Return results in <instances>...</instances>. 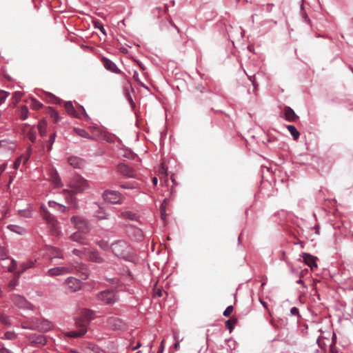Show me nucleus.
Segmentation results:
<instances>
[{"instance_id":"0eeeda50","label":"nucleus","mask_w":353,"mask_h":353,"mask_svg":"<svg viewBox=\"0 0 353 353\" xmlns=\"http://www.w3.org/2000/svg\"><path fill=\"white\" fill-rule=\"evenodd\" d=\"M85 256L88 261L102 263L105 261L104 258L96 250L90 248H85Z\"/></svg>"},{"instance_id":"5701e85b","label":"nucleus","mask_w":353,"mask_h":353,"mask_svg":"<svg viewBox=\"0 0 353 353\" xmlns=\"http://www.w3.org/2000/svg\"><path fill=\"white\" fill-rule=\"evenodd\" d=\"M303 259L304 262L311 268L312 270L314 267H316V257L313 256L312 255L307 253L303 254Z\"/></svg>"},{"instance_id":"e433bc0d","label":"nucleus","mask_w":353,"mask_h":353,"mask_svg":"<svg viewBox=\"0 0 353 353\" xmlns=\"http://www.w3.org/2000/svg\"><path fill=\"white\" fill-rule=\"evenodd\" d=\"M287 128H288L289 132L290 133V134L292 136L293 139L296 141L300 137V133L297 130L296 127L292 125H287Z\"/></svg>"},{"instance_id":"052dcab7","label":"nucleus","mask_w":353,"mask_h":353,"mask_svg":"<svg viewBox=\"0 0 353 353\" xmlns=\"http://www.w3.org/2000/svg\"><path fill=\"white\" fill-rule=\"evenodd\" d=\"M6 258H7L6 250L4 248L0 247V259H4Z\"/></svg>"},{"instance_id":"8fccbe9b","label":"nucleus","mask_w":353,"mask_h":353,"mask_svg":"<svg viewBox=\"0 0 353 353\" xmlns=\"http://www.w3.org/2000/svg\"><path fill=\"white\" fill-rule=\"evenodd\" d=\"M263 6V10L267 12H271L274 8L275 7L274 3H266L262 6Z\"/></svg>"},{"instance_id":"c9c22d12","label":"nucleus","mask_w":353,"mask_h":353,"mask_svg":"<svg viewBox=\"0 0 353 353\" xmlns=\"http://www.w3.org/2000/svg\"><path fill=\"white\" fill-rule=\"evenodd\" d=\"M35 261H29L26 263H23L21 265V270H19L17 274V276H19L21 274H22L25 270H26L28 268H32L34 266Z\"/></svg>"},{"instance_id":"58836bf2","label":"nucleus","mask_w":353,"mask_h":353,"mask_svg":"<svg viewBox=\"0 0 353 353\" xmlns=\"http://www.w3.org/2000/svg\"><path fill=\"white\" fill-rule=\"evenodd\" d=\"M95 216L99 220L108 219V215L101 208H99V209L95 212Z\"/></svg>"},{"instance_id":"13d9d810","label":"nucleus","mask_w":353,"mask_h":353,"mask_svg":"<svg viewBox=\"0 0 353 353\" xmlns=\"http://www.w3.org/2000/svg\"><path fill=\"white\" fill-rule=\"evenodd\" d=\"M21 163H22L21 160L20 159L19 157H17L15 159L14 162L13 168L14 170H17L19 168V166L21 165Z\"/></svg>"},{"instance_id":"1a4fd4ad","label":"nucleus","mask_w":353,"mask_h":353,"mask_svg":"<svg viewBox=\"0 0 353 353\" xmlns=\"http://www.w3.org/2000/svg\"><path fill=\"white\" fill-rule=\"evenodd\" d=\"M12 301L14 304L19 308L24 310H33V305L23 296L19 294H13L12 296Z\"/></svg>"},{"instance_id":"72a5a7b5","label":"nucleus","mask_w":353,"mask_h":353,"mask_svg":"<svg viewBox=\"0 0 353 353\" xmlns=\"http://www.w3.org/2000/svg\"><path fill=\"white\" fill-rule=\"evenodd\" d=\"M28 108L26 105H21L19 108V116L21 120H26L28 117Z\"/></svg>"},{"instance_id":"f3484780","label":"nucleus","mask_w":353,"mask_h":353,"mask_svg":"<svg viewBox=\"0 0 353 353\" xmlns=\"http://www.w3.org/2000/svg\"><path fill=\"white\" fill-rule=\"evenodd\" d=\"M283 113L285 119L289 122H294L299 119L294 111L289 106L284 108Z\"/></svg>"},{"instance_id":"a19ab883","label":"nucleus","mask_w":353,"mask_h":353,"mask_svg":"<svg viewBox=\"0 0 353 353\" xmlns=\"http://www.w3.org/2000/svg\"><path fill=\"white\" fill-rule=\"evenodd\" d=\"M46 126H47V124L45 121H39V125H38V129H39V134L41 137H44L46 135V133H47Z\"/></svg>"},{"instance_id":"774afa93","label":"nucleus","mask_w":353,"mask_h":353,"mask_svg":"<svg viewBox=\"0 0 353 353\" xmlns=\"http://www.w3.org/2000/svg\"><path fill=\"white\" fill-rule=\"evenodd\" d=\"M0 353H11V352L6 348H0Z\"/></svg>"},{"instance_id":"4468645a","label":"nucleus","mask_w":353,"mask_h":353,"mask_svg":"<svg viewBox=\"0 0 353 353\" xmlns=\"http://www.w3.org/2000/svg\"><path fill=\"white\" fill-rule=\"evenodd\" d=\"M46 250L48 252L47 255L48 256L50 261H52L55 258H63L62 251L57 248L47 245Z\"/></svg>"},{"instance_id":"2f4dec72","label":"nucleus","mask_w":353,"mask_h":353,"mask_svg":"<svg viewBox=\"0 0 353 353\" xmlns=\"http://www.w3.org/2000/svg\"><path fill=\"white\" fill-rule=\"evenodd\" d=\"M168 205V201L167 199H165L161 205L160 208V212H161V217L163 221H165L167 218V206Z\"/></svg>"},{"instance_id":"603ef678","label":"nucleus","mask_w":353,"mask_h":353,"mask_svg":"<svg viewBox=\"0 0 353 353\" xmlns=\"http://www.w3.org/2000/svg\"><path fill=\"white\" fill-rule=\"evenodd\" d=\"M277 141V139L274 137H269L268 136L265 140L263 141V143L265 145L270 143H274Z\"/></svg>"},{"instance_id":"69168bd1","label":"nucleus","mask_w":353,"mask_h":353,"mask_svg":"<svg viewBox=\"0 0 353 353\" xmlns=\"http://www.w3.org/2000/svg\"><path fill=\"white\" fill-rule=\"evenodd\" d=\"M59 203L54 201H48V205L50 208H57Z\"/></svg>"},{"instance_id":"c756f323","label":"nucleus","mask_w":353,"mask_h":353,"mask_svg":"<svg viewBox=\"0 0 353 353\" xmlns=\"http://www.w3.org/2000/svg\"><path fill=\"white\" fill-rule=\"evenodd\" d=\"M31 154H32V146L30 145L27 148L26 152L19 157L20 158V159L21 160L23 165H26V163L28 162V161L30 158Z\"/></svg>"},{"instance_id":"49530a36","label":"nucleus","mask_w":353,"mask_h":353,"mask_svg":"<svg viewBox=\"0 0 353 353\" xmlns=\"http://www.w3.org/2000/svg\"><path fill=\"white\" fill-rule=\"evenodd\" d=\"M22 93L21 92H14L12 96V101L15 105L17 104L21 99Z\"/></svg>"},{"instance_id":"ddd939ff","label":"nucleus","mask_w":353,"mask_h":353,"mask_svg":"<svg viewBox=\"0 0 353 353\" xmlns=\"http://www.w3.org/2000/svg\"><path fill=\"white\" fill-rule=\"evenodd\" d=\"M65 285L71 292H76L81 288V283L80 281L72 276L66 279Z\"/></svg>"},{"instance_id":"9b49d317","label":"nucleus","mask_w":353,"mask_h":353,"mask_svg":"<svg viewBox=\"0 0 353 353\" xmlns=\"http://www.w3.org/2000/svg\"><path fill=\"white\" fill-rule=\"evenodd\" d=\"M98 298L106 304H112L117 300L115 293L112 290H105L98 294Z\"/></svg>"},{"instance_id":"37998d69","label":"nucleus","mask_w":353,"mask_h":353,"mask_svg":"<svg viewBox=\"0 0 353 353\" xmlns=\"http://www.w3.org/2000/svg\"><path fill=\"white\" fill-rule=\"evenodd\" d=\"M237 319L236 318L232 317L229 320L225 322V326L229 330L230 332H231L234 327V325L236 323Z\"/></svg>"},{"instance_id":"a18cd8bd","label":"nucleus","mask_w":353,"mask_h":353,"mask_svg":"<svg viewBox=\"0 0 353 353\" xmlns=\"http://www.w3.org/2000/svg\"><path fill=\"white\" fill-rule=\"evenodd\" d=\"M57 137V134L55 132L54 133H52L50 135V137H49V139L48 141V145H47V150L48 151H50L52 148V145L55 141V138Z\"/></svg>"},{"instance_id":"c03bdc74","label":"nucleus","mask_w":353,"mask_h":353,"mask_svg":"<svg viewBox=\"0 0 353 353\" xmlns=\"http://www.w3.org/2000/svg\"><path fill=\"white\" fill-rule=\"evenodd\" d=\"M0 322L1 324L4 325L5 326H7V327L11 325L10 317L3 314H0Z\"/></svg>"},{"instance_id":"de8ad7c7","label":"nucleus","mask_w":353,"mask_h":353,"mask_svg":"<svg viewBox=\"0 0 353 353\" xmlns=\"http://www.w3.org/2000/svg\"><path fill=\"white\" fill-rule=\"evenodd\" d=\"M10 95L8 92L0 90V105L5 103L6 99Z\"/></svg>"},{"instance_id":"412c9836","label":"nucleus","mask_w":353,"mask_h":353,"mask_svg":"<svg viewBox=\"0 0 353 353\" xmlns=\"http://www.w3.org/2000/svg\"><path fill=\"white\" fill-rule=\"evenodd\" d=\"M30 343L35 345H44L46 343V337L43 335L32 334L28 337Z\"/></svg>"},{"instance_id":"6e6552de","label":"nucleus","mask_w":353,"mask_h":353,"mask_svg":"<svg viewBox=\"0 0 353 353\" xmlns=\"http://www.w3.org/2000/svg\"><path fill=\"white\" fill-rule=\"evenodd\" d=\"M71 273H73V268L71 265L61 266L49 269L47 272V275L54 277Z\"/></svg>"},{"instance_id":"39448f33","label":"nucleus","mask_w":353,"mask_h":353,"mask_svg":"<svg viewBox=\"0 0 353 353\" xmlns=\"http://www.w3.org/2000/svg\"><path fill=\"white\" fill-rule=\"evenodd\" d=\"M104 201L112 204H121L124 196L118 191L106 190L103 193Z\"/></svg>"},{"instance_id":"4c0bfd02","label":"nucleus","mask_w":353,"mask_h":353,"mask_svg":"<svg viewBox=\"0 0 353 353\" xmlns=\"http://www.w3.org/2000/svg\"><path fill=\"white\" fill-rule=\"evenodd\" d=\"M30 106L32 110H38L43 107V104L35 98H31L30 101Z\"/></svg>"},{"instance_id":"bf43d9fd","label":"nucleus","mask_w":353,"mask_h":353,"mask_svg":"<svg viewBox=\"0 0 353 353\" xmlns=\"http://www.w3.org/2000/svg\"><path fill=\"white\" fill-rule=\"evenodd\" d=\"M17 267V262L14 260H12L10 265L8 266V271L13 272L14 271Z\"/></svg>"},{"instance_id":"f704fd0d","label":"nucleus","mask_w":353,"mask_h":353,"mask_svg":"<svg viewBox=\"0 0 353 353\" xmlns=\"http://www.w3.org/2000/svg\"><path fill=\"white\" fill-rule=\"evenodd\" d=\"M74 133L81 137L86 138L88 139H93L92 137L84 129L81 128H74Z\"/></svg>"},{"instance_id":"ea45409f","label":"nucleus","mask_w":353,"mask_h":353,"mask_svg":"<svg viewBox=\"0 0 353 353\" xmlns=\"http://www.w3.org/2000/svg\"><path fill=\"white\" fill-rule=\"evenodd\" d=\"M48 102L52 104H61V99L54 96V94L49 93L46 95Z\"/></svg>"},{"instance_id":"2eb2a0df","label":"nucleus","mask_w":353,"mask_h":353,"mask_svg":"<svg viewBox=\"0 0 353 353\" xmlns=\"http://www.w3.org/2000/svg\"><path fill=\"white\" fill-rule=\"evenodd\" d=\"M63 194L65 195V201L68 204L72 205L74 208L77 207V199L74 196L76 193L74 191L71 190L64 189L63 190Z\"/></svg>"},{"instance_id":"423d86ee","label":"nucleus","mask_w":353,"mask_h":353,"mask_svg":"<svg viewBox=\"0 0 353 353\" xmlns=\"http://www.w3.org/2000/svg\"><path fill=\"white\" fill-rule=\"evenodd\" d=\"M100 60H101V62L102 63L103 67L107 70H108L110 72L114 73V74H121V75H122V77L124 79H126L125 74L123 72H122L117 66L115 63L113 62L112 60H110V59H108V58H107L105 57H102Z\"/></svg>"},{"instance_id":"7c9ffc66","label":"nucleus","mask_w":353,"mask_h":353,"mask_svg":"<svg viewBox=\"0 0 353 353\" xmlns=\"http://www.w3.org/2000/svg\"><path fill=\"white\" fill-rule=\"evenodd\" d=\"M40 214L45 221H53V217L44 205L41 206Z\"/></svg>"},{"instance_id":"dca6fc26","label":"nucleus","mask_w":353,"mask_h":353,"mask_svg":"<svg viewBox=\"0 0 353 353\" xmlns=\"http://www.w3.org/2000/svg\"><path fill=\"white\" fill-rule=\"evenodd\" d=\"M52 327V323L46 319H37L36 321L35 330L41 332H47Z\"/></svg>"},{"instance_id":"f03ea898","label":"nucleus","mask_w":353,"mask_h":353,"mask_svg":"<svg viewBox=\"0 0 353 353\" xmlns=\"http://www.w3.org/2000/svg\"><path fill=\"white\" fill-rule=\"evenodd\" d=\"M92 316L93 312L92 311H83L81 316L76 320V325L79 330L70 331L68 332L67 336L69 337L77 338L85 334L87 332L86 327L92 320Z\"/></svg>"},{"instance_id":"4be33fe9","label":"nucleus","mask_w":353,"mask_h":353,"mask_svg":"<svg viewBox=\"0 0 353 353\" xmlns=\"http://www.w3.org/2000/svg\"><path fill=\"white\" fill-rule=\"evenodd\" d=\"M74 223H75L74 228H76V230L82 234H86L90 230V227L88 224V222H74Z\"/></svg>"},{"instance_id":"cd10ccee","label":"nucleus","mask_w":353,"mask_h":353,"mask_svg":"<svg viewBox=\"0 0 353 353\" xmlns=\"http://www.w3.org/2000/svg\"><path fill=\"white\" fill-rule=\"evenodd\" d=\"M47 113L53 120L54 123H58L60 121L61 117L59 116V114L53 108L48 107L47 109Z\"/></svg>"},{"instance_id":"79ce46f5","label":"nucleus","mask_w":353,"mask_h":353,"mask_svg":"<svg viewBox=\"0 0 353 353\" xmlns=\"http://www.w3.org/2000/svg\"><path fill=\"white\" fill-rule=\"evenodd\" d=\"M36 321H24L21 322V327L23 329L35 330Z\"/></svg>"},{"instance_id":"5fc2aeb1","label":"nucleus","mask_w":353,"mask_h":353,"mask_svg":"<svg viewBox=\"0 0 353 353\" xmlns=\"http://www.w3.org/2000/svg\"><path fill=\"white\" fill-rule=\"evenodd\" d=\"M72 253H73V254H74L77 256L82 257L83 255L85 256V248L83 249V250L74 249L72 250Z\"/></svg>"},{"instance_id":"c85d7f7f","label":"nucleus","mask_w":353,"mask_h":353,"mask_svg":"<svg viewBox=\"0 0 353 353\" xmlns=\"http://www.w3.org/2000/svg\"><path fill=\"white\" fill-rule=\"evenodd\" d=\"M26 137L32 143H34L36 141L37 132L34 127H31L26 131Z\"/></svg>"},{"instance_id":"f8f14e48","label":"nucleus","mask_w":353,"mask_h":353,"mask_svg":"<svg viewBox=\"0 0 353 353\" xmlns=\"http://www.w3.org/2000/svg\"><path fill=\"white\" fill-rule=\"evenodd\" d=\"M71 267L73 268V272H77L79 274V276L81 279L85 280L88 278L89 272L88 267L85 264L82 263H78L76 264L71 265Z\"/></svg>"},{"instance_id":"338daca9","label":"nucleus","mask_w":353,"mask_h":353,"mask_svg":"<svg viewBox=\"0 0 353 353\" xmlns=\"http://www.w3.org/2000/svg\"><path fill=\"white\" fill-rule=\"evenodd\" d=\"M290 312L292 315H299V310L296 307H293L291 309Z\"/></svg>"},{"instance_id":"7ed1b4c3","label":"nucleus","mask_w":353,"mask_h":353,"mask_svg":"<svg viewBox=\"0 0 353 353\" xmlns=\"http://www.w3.org/2000/svg\"><path fill=\"white\" fill-rule=\"evenodd\" d=\"M64 108L68 114L71 117L80 119H85V120L90 119L82 105H77L74 107L72 101H66L64 103Z\"/></svg>"},{"instance_id":"09e8293b","label":"nucleus","mask_w":353,"mask_h":353,"mask_svg":"<svg viewBox=\"0 0 353 353\" xmlns=\"http://www.w3.org/2000/svg\"><path fill=\"white\" fill-rule=\"evenodd\" d=\"M133 79L141 87L147 88L145 84L141 81L139 73L134 70L133 72Z\"/></svg>"},{"instance_id":"6e6d98bb","label":"nucleus","mask_w":353,"mask_h":353,"mask_svg":"<svg viewBox=\"0 0 353 353\" xmlns=\"http://www.w3.org/2000/svg\"><path fill=\"white\" fill-rule=\"evenodd\" d=\"M233 310H234L233 306L230 305V306L227 307V308L223 312V315L225 316H229L232 313Z\"/></svg>"},{"instance_id":"680f3d73","label":"nucleus","mask_w":353,"mask_h":353,"mask_svg":"<svg viewBox=\"0 0 353 353\" xmlns=\"http://www.w3.org/2000/svg\"><path fill=\"white\" fill-rule=\"evenodd\" d=\"M249 80L252 82L253 86L254 88H256L258 86V84L256 83V77L255 75L248 76Z\"/></svg>"},{"instance_id":"a878e982","label":"nucleus","mask_w":353,"mask_h":353,"mask_svg":"<svg viewBox=\"0 0 353 353\" xmlns=\"http://www.w3.org/2000/svg\"><path fill=\"white\" fill-rule=\"evenodd\" d=\"M120 218L123 219H128L130 221H137L139 216L137 213L132 211H124L121 213Z\"/></svg>"},{"instance_id":"9d476101","label":"nucleus","mask_w":353,"mask_h":353,"mask_svg":"<svg viewBox=\"0 0 353 353\" xmlns=\"http://www.w3.org/2000/svg\"><path fill=\"white\" fill-rule=\"evenodd\" d=\"M117 171L123 176L128 178H135L137 172L133 168L123 163H120L117 167Z\"/></svg>"},{"instance_id":"e2e57ef3","label":"nucleus","mask_w":353,"mask_h":353,"mask_svg":"<svg viewBox=\"0 0 353 353\" xmlns=\"http://www.w3.org/2000/svg\"><path fill=\"white\" fill-rule=\"evenodd\" d=\"M57 210L61 212H64V213L68 211V208L65 205L59 204V203L57 208Z\"/></svg>"},{"instance_id":"473e14b6","label":"nucleus","mask_w":353,"mask_h":353,"mask_svg":"<svg viewBox=\"0 0 353 353\" xmlns=\"http://www.w3.org/2000/svg\"><path fill=\"white\" fill-rule=\"evenodd\" d=\"M82 234H83L80 232L77 231L70 235V239L73 241H77L81 244H86V243L83 241V236Z\"/></svg>"},{"instance_id":"6ab92c4d","label":"nucleus","mask_w":353,"mask_h":353,"mask_svg":"<svg viewBox=\"0 0 353 353\" xmlns=\"http://www.w3.org/2000/svg\"><path fill=\"white\" fill-rule=\"evenodd\" d=\"M274 218L280 219L281 221L292 220L294 219V214L285 210H281L274 214Z\"/></svg>"},{"instance_id":"3c124183","label":"nucleus","mask_w":353,"mask_h":353,"mask_svg":"<svg viewBox=\"0 0 353 353\" xmlns=\"http://www.w3.org/2000/svg\"><path fill=\"white\" fill-rule=\"evenodd\" d=\"M97 245L103 250H108L110 246L108 242L105 241H99L97 242Z\"/></svg>"},{"instance_id":"bb28decb","label":"nucleus","mask_w":353,"mask_h":353,"mask_svg":"<svg viewBox=\"0 0 353 353\" xmlns=\"http://www.w3.org/2000/svg\"><path fill=\"white\" fill-rule=\"evenodd\" d=\"M0 148L8 149V150L13 151L16 148V143L12 141L3 139L0 141Z\"/></svg>"},{"instance_id":"f257e3e1","label":"nucleus","mask_w":353,"mask_h":353,"mask_svg":"<svg viewBox=\"0 0 353 353\" xmlns=\"http://www.w3.org/2000/svg\"><path fill=\"white\" fill-rule=\"evenodd\" d=\"M112 253L117 257L128 261H134L135 256L132 248L124 241H117L112 243Z\"/></svg>"},{"instance_id":"0e129e2a","label":"nucleus","mask_w":353,"mask_h":353,"mask_svg":"<svg viewBox=\"0 0 353 353\" xmlns=\"http://www.w3.org/2000/svg\"><path fill=\"white\" fill-rule=\"evenodd\" d=\"M174 340L176 341V343L174 345V347L176 350H179V347H180L179 339L176 335H174Z\"/></svg>"},{"instance_id":"864d4df0","label":"nucleus","mask_w":353,"mask_h":353,"mask_svg":"<svg viewBox=\"0 0 353 353\" xmlns=\"http://www.w3.org/2000/svg\"><path fill=\"white\" fill-rule=\"evenodd\" d=\"M5 337L6 339L12 340L14 339L17 337V336L15 333L13 332H7L5 334Z\"/></svg>"},{"instance_id":"393cba45","label":"nucleus","mask_w":353,"mask_h":353,"mask_svg":"<svg viewBox=\"0 0 353 353\" xmlns=\"http://www.w3.org/2000/svg\"><path fill=\"white\" fill-rule=\"evenodd\" d=\"M7 228L10 230L11 232L17 233L18 234H23L26 232V228L23 225H19L17 224H10L7 226Z\"/></svg>"},{"instance_id":"aec40b11","label":"nucleus","mask_w":353,"mask_h":353,"mask_svg":"<svg viewBox=\"0 0 353 353\" xmlns=\"http://www.w3.org/2000/svg\"><path fill=\"white\" fill-rule=\"evenodd\" d=\"M108 323L114 330H121L125 327L124 323L117 317H110Z\"/></svg>"},{"instance_id":"20e7f679","label":"nucleus","mask_w":353,"mask_h":353,"mask_svg":"<svg viewBox=\"0 0 353 353\" xmlns=\"http://www.w3.org/2000/svg\"><path fill=\"white\" fill-rule=\"evenodd\" d=\"M69 186L71 188V190L74 191L75 193H81L85 190H86L89 185L88 182L86 179L81 176L80 175H74L71 179Z\"/></svg>"},{"instance_id":"4d7b16f0","label":"nucleus","mask_w":353,"mask_h":353,"mask_svg":"<svg viewBox=\"0 0 353 353\" xmlns=\"http://www.w3.org/2000/svg\"><path fill=\"white\" fill-rule=\"evenodd\" d=\"M18 284V280L16 279H14L12 280H11L9 283H8V288L10 289V290H13L16 285H17Z\"/></svg>"},{"instance_id":"b1692460","label":"nucleus","mask_w":353,"mask_h":353,"mask_svg":"<svg viewBox=\"0 0 353 353\" xmlns=\"http://www.w3.org/2000/svg\"><path fill=\"white\" fill-rule=\"evenodd\" d=\"M68 161L74 168H81L83 165V161L77 157H71L68 158Z\"/></svg>"},{"instance_id":"a211bd4d","label":"nucleus","mask_w":353,"mask_h":353,"mask_svg":"<svg viewBox=\"0 0 353 353\" xmlns=\"http://www.w3.org/2000/svg\"><path fill=\"white\" fill-rule=\"evenodd\" d=\"M49 179L54 185L55 187H61L63 185L61 179L58 172L54 170H49Z\"/></svg>"}]
</instances>
